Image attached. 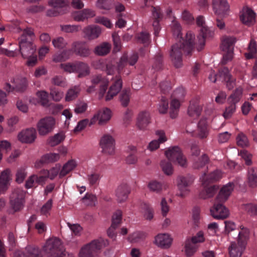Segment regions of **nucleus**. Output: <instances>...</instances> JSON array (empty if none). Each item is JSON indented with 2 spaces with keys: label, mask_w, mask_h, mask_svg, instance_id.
<instances>
[{
  "label": "nucleus",
  "mask_w": 257,
  "mask_h": 257,
  "mask_svg": "<svg viewBox=\"0 0 257 257\" xmlns=\"http://www.w3.org/2000/svg\"><path fill=\"white\" fill-rule=\"evenodd\" d=\"M195 35L188 32L186 34L185 39L173 44L169 52V55L174 66L178 68L182 65V51L187 55L190 56L196 43L194 42Z\"/></svg>",
  "instance_id": "f257e3e1"
},
{
  "label": "nucleus",
  "mask_w": 257,
  "mask_h": 257,
  "mask_svg": "<svg viewBox=\"0 0 257 257\" xmlns=\"http://www.w3.org/2000/svg\"><path fill=\"white\" fill-rule=\"evenodd\" d=\"M108 245L107 240L102 238L94 239L81 247L79 252V257H93L103 247Z\"/></svg>",
  "instance_id": "f03ea898"
},
{
  "label": "nucleus",
  "mask_w": 257,
  "mask_h": 257,
  "mask_svg": "<svg viewBox=\"0 0 257 257\" xmlns=\"http://www.w3.org/2000/svg\"><path fill=\"white\" fill-rule=\"evenodd\" d=\"M196 24L198 26L201 27L200 33L197 36L198 42L196 43V48L198 51H200L203 49L206 40L213 37L214 32L210 30L207 26H203L205 24V21L202 16H199L197 18Z\"/></svg>",
  "instance_id": "7ed1b4c3"
},
{
  "label": "nucleus",
  "mask_w": 257,
  "mask_h": 257,
  "mask_svg": "<svg viewBox=\"0 0 257 257\" xmlns=\"http://www.w3.org/2000/svg\"><path fill=\"white\" fill-rule=\"evenodd\" d=\"M61 240L56 237L48 239L43 246L46 257H56L63 248Z\"/></svg>",
  "instance_id": "20e7f679"
},
{
  "label": "nucleus",
  "mask_w": 257,
  "mask_h": 257,
  "mask_svg": "<svg viewBox=\"0 0 257 257\" xmlns=\"http://www.w3.org/2000/svg\"><path fill=\"white\" fill-rule=\"evenodd\" d=\"M165 154L169 161L177 162L182 167H187V159L183 154L181 149L178 146L169 148L165 151Z\"/></svg>",
  "instance_id": "39448f33"
},
{
  "label": "nucleus",
  "mask_w": 257,
  "mask_h": 257,
  "mask_svg": "<svg viewBox=\"0 0 257 257\" xmlns=\"http://www.w3.org/2000/svg\"><path fill=\"white\" fill-rule=\"evenodd\" d=\"M73 54L81 58H88L91 54V50L87 42L83 41H75L72 43L69 49Z\"/></svg>",
  "instance_id": "423d86ee"
},
{
  "label": "nucleus",
  "mask_w": 257,
  "mask_h": 257,
  "mask_svg": "<svg viewBox=\"0 0 257 257\" xmlns=\"http://www.w3.org/2000/svg\"><path fill=\"white\" fill-rule=\"evenodd\" d=\"M25 193L20 189H15L10 197V208L14 212L20 211L24 206Z\"/></svg>",
  "instance_id": "0eeeda50"
},
{
  "label": "nucleus",
  "mask_w": 257,
  "mask_h": 257,
  "mask_svg": "<svg viewBox=\"0 0 257 257\" xmlns=\"http://www.w3.org/2000/svg\"><path fill=\"white\" fill-rule=\"evenodd\" d=\"M177 182L179 192L177 193L176 195L183 198L189 193L188 187L193 183V179L189 176H179L177 178Z\"/></svg>",
  "instance_id": "6e6552de"
},
{
  "label": "nucleus",
  "mask_w": 257,
  "mask_h": 257,
  "mask_svg": "<svg viewBox=\"0 0 257 257\" xmlns=\"http://www.w3.org/2000/svg\"><path fill=\"white\" fill-rule=\"evenodd\" d=\"M55 120L52 117H46L41 119L37 124L39 134L45 136L51 132L55 126Z\"/></svg>",
  "instance_id": "1a4fd4ad"
},
{
  "label": "nucleus",
  "mask_w": 257,
  "mask_h": 257,
  "mask_svg": "<svg viewBox=\"0 0 257 257\" xmlns=\"http://www.w3.org/2000/svg\"><path fill=\"white\" fill-rule=\"evenodd\" d=\"M100 146L102 153L113 155L115 153V140L110 135H104L100 139Z\"/></svg>",
  "instance_id": "9d476101"
},
{
  "label": "nucleus",
  "mask_w": 257,
  "mask_h": 257,
  "mask_svg": "<svg viewBox=\"0 0 257 257\" xmlns=\"http://www.w3.org/2000/svg\"><path fill=\"white\" fill-rule=\"evenodd\" d=\"M24 37H23L24 38ZM19 51L23 58H29L36 53V47L32 41H26L25 39L20 40L19 43Z\"/></svg>",
  "instance_id": "9b49d317"
},
{
  "label": "nucleus",
  "mask_w": 257,
  "mask_h": 257,
  "mask_svg": "<svg viewBox=\"0 0 257 257\" xmlns=\"http://www.w3.org/2000/svg\"><path fill=\"white\" fill-rule=\"evenodd\" d=\"M138 55L137 53L132 54L130 57L126 53H124L117 62V70L120 73L124 68L128 64L131 66L134 65L138 60Z\"/></svg>",
  "instance_id": "f8f14e48"
},
{
  "label": "nucleus",
  "mask_w": 257,
  "mask_h": 257,
  "mask_svg": "<svg viewBox=\"0 0 257 257\" xmlns=\"http://www.w3.org/2000/svg\"><path fill=\"white\" fill-rule=\"evenodd\" d=\"M223 203L216 201L214 204L213 208L210 209L211 215L214 218L224 219L229 216V210L223 205Z\"/></svg>",
  "instance_id": "ddd939ff"
},
{
  "label": "nucleus",
  "mask_w": 257,
  "mask_h": 257,
  "mask_svg": "<svg viewBox=\"0 0 257 257\" xmlns=\"http://www.w3.org/2000/svg\"><path fill=\"white\" fill-rule=\"evenodd\" d=\"M240 13V20L243 24L250 26L255 23V13L249 7H244Z\"/></svg>",
  "instance_id": "4468645a"
},
{
  "label": "nucleus",
  "mask_w": 257,
  "mask_h": 257,
  "mask_svg": "<svg viewBox=\"0 0 257 257\" xmlns=\"http://www.w3.org/2000/svg\"><path fill=\"white\" fill-rule=\"evenodd\" d=\"M131 192V189L126 183H122L118 185L115 190V196L118 203L125 202Z\"/></svg>",
  "instance_id": "2eb2a0df"
},
{
  "label": "nucleus",
  "mask_w": 257,
  "mask_h": 257,
  "mask_svg": "<svg viewBox=\"0 0 257 257\" xmlns=\"http://www.w3.org/2000/svg\"><path fill=\"white\" fill-rule=\"evenodd\" d=\"M212 6L215 14L218 16L225 17L229 9L226 0H213Z\"/></svg>",
  "instance_id": "dca6fc26"
},
{
  "label": "nucleus",
  "mask_w": 257,
  "mask_h": 257,
  "mask_svg": "<svg viewBox=\"0 0 257 257\" xmlns=\"http://www.w3.org/2000/svg\"><path fill=\"white\" fill-rule=\"evenodd\" d=\"M234 185L233 183H229L226 185L223 186L217 195L215 201L217 202H225L231 195L233 190Z\"/></svg>",
  "instance_id": "f3484780"
},
{
  "label": "nucleus",
  "mask_w": 257,
  "mask_h": 257,
  "mask_svg": "<svg viewBox=\"0 0 257 257\" xmlns=\"http://www.w3.org/2000/svg\"><path fill=\"white\" fill-rule=\"evenodd\" d=\"M18 138L19 140L23 143L32 144L36 139V131L32 127L27 128L20 133Z\"/></svg>",
  "instance_id": "a211bd4d"
},
{
  "label": "nucleus",
  "mask_w": 257,
  "mask_h": 257,
  "mask_svg": "<svg viewBox=\"0 0 257 257\" xmlns=\"http://www.w3.org/2000/svg\"><path fill=\"white\" fill-rule=\"evenodd\" d=\"M246 244L241 242L233 241L231 242L228 247L229 257H241L243 252L245 250Z\"/></svg>",
  "instance_id": "6ab92c4d"
},
{
  "label": "nucleus",
  "mask_w": 257,
  "mask_h": 257,
  "mask_svg": "<svg viewBox=\"0 0 257 257\" xmlns=\"http://www.w3.org/2000/svg\"><path fill=\"white\" fill-rule=\"evenodd\" d=\"M82 32L84 34V38L88 40H92L99 36L101 30L97 26L90 25L84 28Z\"/></svg>",
  "instance_id": "aec40b11"
},
{
  "label": "nucleus",
  "mask_w": 257,
  "mask_h": 257,
  "mask_svg": "<svg viewBox=\"0 0 257 257\" xmlns=\"http://www.w3.org/2000/svg\"><path fill=\"white\" fill-rule=\"evenodd\" d=\"M95 16V12L89 9H85L81 11H75L72 13L73 19L77 22L83 21L85 19L92 18Z\"/></svg>",
  "instance_id": "412c9836"
},
{
  "label": "nucleus",
  "mask_w": 257,
  "mask_h": 257,
  "mask_svg": "<svg viewBox=\"0 0 257 257\" xmlns=\"http://www.w3.org/2000/svg\"><path fill=\"white\" fill-rule=\"evenodd\" d=\"M172 242V238L167 233L160 234L155 237V243L162 248H169Z\"/></svg>",
  "instance_id": "4be33fe9"
},
{
  "label": "nucleus",
  "mask_w": 257,
  "mask_h": 257,
  "mask_svg": "<svg viewBox=\"0 0 257 257\" xmlns=\"http://www.w3.org/2000/svg\"><path fill=\"white\" fill-rule=\"evenodd\" d=\"M60 158L59 154L49 153L41 157L40 159L35 163V167L37 168L41 167L44 164L54 163L57 161Z\"/></svg>",
  "instance_id": "5701e85b"
},
{
  "label": "nucleus",
  "mask_w": 257,
  "mask_h": 257,
  "mask_svg": "<svg viewBox=\"0 0 257 257\" xmlns=\"http://www.w3.org/2000/svg\"><path fill=\"white\" fill-rule=\"evenodd\" d=\"M75 73H77L78 78H83L90 74V70L88 64L82 61L75 62Z\"/></svg>",
  "instance_id": "b1692460"
},
{
  "label": "nucleus",
  "mask_w": 257,
  "mask_h": 257,
  "mask_svg": "<svg viewBox=\"0 0 257 257\" xmlns=\"http://www.w3.org/2000/svg\"><path fill=\"white\" fill-rule=\"evenodd\" d=\"M150 122V115L148 112L142 111L139 114L136 125L140 130H144Z\"/></svg>",
  "instance_id": "393cba45"
},
{
  "label": "nucleus",
  "mask_w": 257,
  "mask_h": 257,
  "mask_svg": "<svg viewBox=\"0 0 257 257\" xmlns=\"http://www.w3.org/2000/svg\"><path fill=\"white\" fill-rule=\"evenodd\" d=\"M152 14L154 18V21L153 23L154 34L156 36H158L160 31L159 19L162 18V15L159 7L152 6Z\"/></svg>",
  "instance_id": "a878e982"
},
{
  "label": "nucleus",
  "mask_w": 257,
  "mask_h": 257,
  "mask_svg": "<svg viewBox=\"0 0 257 257\" xmlns=\"http://www.w3.org/2000/svg\"><path fill=\"white\" fill-rule=\"evenodd\" d=\"M219 189V186L217 185H210L206 187L199 194L200 198L207 199L212 198L216 194Z\"/></svg>",
  "instance_id": "bb28decb"
},
{
  "label": "nucleus",
  "mask_w": 257,
  "mask_h": 257,
  "mask_svg": "<svg viewBox=\"0 0 257 257\" xmlns=\"http://www.w3.org/2000/svg\"><path fill=\"white\" fill-rule=\"evenodd\" d=\"M236 41L235 37L233 36H224L222 39V43L220 46L221 49L223 51L233 50L234 45Z\"/></svg>",
  "instance_id": "cd10ccee"
},
{
  "label": "nucleus",
  "mask_w": 257,
  "mask_h": 257,
  "mask_svg": "<svg viewBox=\"0 0 257 257\" xmlns=\"http://www.w3.org/2000/svg\"><path fill=\"white\" fill-rule=\"evenodd\" d=\"M13 82L15 83L13 89H15L16 91L23 92L27 89L28 83L26 77L19 76L14 79Z\"/></svg>",
  "instance_id": "c85d7f7f"
},
{
  "label": "nucleus",
  "mask_w": 257,
  "mask_h": 257,
  "mask_svg": "<svg viewBox=\"0 0 257 257\" xmlns=\"http://www.w3.org/2000/svg\"><path fill=\"white\" fill-rule=\"evenodd\" d=\"M97 114L99 119L98 124L102 125L107 123L110 119L111 111L109 108L105 107L98 111Z\"/></svg>",
  "instance_id": "c756f323"
},
{
  "label": "nucleus",
  "mask_w": 257,
  "mask_h": 257,
  "mask_svg": "<svg viewBox=\"0 0 257 257\" xmlns=\"http://www.w3.org/2000/svg\"><path fill=\"white\" fill-rule=\"evenodd\" d=\"M111 48L110 43L103 42L95 48L94 52L98 56H105L109 53Z\"/></svg>",
  "instance_id": "7c9ffc66"
},
{
  "label": "nucleus",
  "mask_w": 257,
  "mask_h": 257,
  "mask_svg": "<svg viewBox=\"0 0 257 257\" xmlns=\"http://www.w3.org/2000/svg\"><path fill=\"white\" fill-rule=\"evenodd\" d=\"M65 138V136L63 132H61L55 135L54 136L50 137L47 141V144L51 147H55L61 142H62Z\"/></svg>",
  "instance_id": "2f4dec72"
},
{
  "label": "nucleus",
  "mask_w": 257,
  "mask_h": 257,
  "mask_svg": "<svg viewBox=\"0 0 257 257\" xmlns=\"http://www.w3.org/2000/svg\"><path fill=\"white\" fill-rule=\"evenodd\" d=\"M247 182L249 187H257V168L252 167L248 170Z\"/></svg>",
  "instance_id": "473e14b6"
},
{
  "label": "nucleus",
  "mask_w": 257,
  "mask_h": 257,
  "mask_svg": "<svg viewBox=\"0 0 257 257\" xmlns=\"http://www.w3.org/2000/svg\"><path fill=\"white\" fill-rule=\"evenodd\" d=\"M198 137L201 139L206 138L208 135L207 124L205 118H202L198 123Z\"/></svg>",
  "instance_id": "72a5a7b5"
},
{
  "label": "nucleus",
  "mask_w": 257,
  "mask_h": 257,
  "mask_svg": "<svg viewBox=\"0 0 257 257\" xmlns=\"http://www.w3.org/2000/svg\"><path fill=\"white\" fill-rule=\"evenodd\" d=\"M202 108L197 103H190L188 108V114L194 118H198L201 114Z\"/></svg>",
  "instance_id": "f704fd0d"
},
{
  "label": "nucleus",
  "mask_w": 257,
  "mask_h": 257,
  "mask_svg": "<svg viewBox=\"0 0 257 257\" xmlns=\"http://www.w3.org/2000/svg\"><path fill=\"white\" fill-rule=\"evenodd\" d=\"M171 162L169 160H163L160 163L162 171L167 176H171L173 174L174 169Z\"/></svg>",
  "instance_id": "c9c22d12"
},
{
  "label": "nucleus",
  "mask_w": 257,
  "mask_h": 257,
  "mask_svg": "<svg viewBox=\"0 0 257 257\" xmlns=\"http://www.w3.org/2000/svg\"><path fill=\"white\" fill-rule=\"evenodd\" d=\"M76 166V162L73 160L68 161L63 167L59 173V177H63L73 170Z\"/></svg>",
  "instance_id": "e433bc0d"
},
{
  "label": "nucleus",
  "mask_w": 257,
  "mask_h": 257,
  "mask_svg": "<svg viewBox=\"0 0 257 257\" xmlns=\"http://www.w3.org/2000/svg\"><path fill=\"white\" fill-rule=\"evenodd\" d=\"M241 231L239 232H235L234 233L235 235L238 234L237 240L241 242L247 244V240L249 238V230L244 227L243 226H240Z\"/></svg>",
  "instance_id": "4c0bfd02"
},
{
  "label": "nucleus",
  "mask_w": 257,
  "mask_h": 257,
  "mask_svg": "<svg viewBox=\"0 0 257 257\" xmlns=\"http://www.w3.org/2000/svg\"><path fill=\"white\" fill-rule=\"evenodd\" d=\"M242 94V88L241 87H238L233 91V92L229 96L228 98V100L230 103H236L238 102Z\"/></svg>",
  "instance_id": "58836bf2"
},
{
  "label": "nucleus",
  "mask_w": 257,
  "mask_h": 257,
  "mask_svg": "<svg viewBox=\"0 0 257 257\" xmlns=\"http://www.w3.org/2000/svg\"><path fill=\"white\" fill-rule=\"evenodd\" d=\"M71 56V51L69 49L64 50L62 53L55 55L53 60L55 62L65 61L68 59Z\"/></svg>",
  "instance_id": "ea45409f"
},
{
  "label": "nucleus",
  "mask_w": 257,
  "mask_h": 257,
  "mask_svg": "<svg viewBox=\"0 0 257 257\" xmlns=\"http://www.w3.org/2000/svg\"><path fill=\"white\" fill-rule=\"evenodd\" d=\"M196 249L195 244L192 243L190 239L186 240L185 243V251L188 257L192 256L196 252Z\"/></svg>",
  "instance_id": "a19ab883"
},
{
  "label": "nucleus",
  "mask_w": 257,
  "mask_h": 257,
  "mask_svg": "<svg viewBox=\"0 0 257 257\" xmlns=\"http://www.w3.org/2000/svg\"><path fill=\"white\" fill-rule=\"evenodd\" d=\"M122 220V212L117 210L112 215L111 226L113 228H116L120 225Z\"/></svg>",
  "instance_id": "79ce46f5"
},
{
  "label": "nucleus",
  "mask_w": 257,
  "mask_h": 257,
  "mask_svg": "<svg viewBox=\"0 0 257 257\" xmlns=\"http://www.w3.org/2000/svg\"><path fill=\"white\" fill-rule=\"evenodd\" d=\"M130 89H123L119 96V99L121 102V105L123 107H126L130 102Z\"/></svg>",
  "instance_id": "37998d69"
},
{
  "label": "nucleus",
  "mask_w": 257,
  "mask_h": 257,
  "mask_svg": "<svg viewBox=\"0 0 257 257\" xmlns=\"http://www.w3.org/2000/svg\"><path fill=\"white\" fill-rule=\"evenodd\" d=\"M26 250L29 257H43L41 250L37 246L30 245Z\"/></svg>",
  "instance_id": "c03bdc74"
},
{
  "label": "nucleus",
  "mask_w": 257,
  "mask_h": 257,
  "mask_svg": "<svg viewBox=\"0 0 257 257\" xmlns=\"http://www.w3.org/2000/svg\"><path fill=\"white\" fill-rule=\"evenodd\" d=\"M209 159L208 156L204 154L198 160L194 163V168L196 169H199L203 167L206 164H208Z\"/></svg>",
  "instance_id": "a18cd8bd"
},
{
  "label": "nucleus",
  "mask_w": 257,
  "mask_h": 257,
  "mask_svg": "<svg viewBox=\"0 0 257 257\" xmlns=\"http://www.w3.org/2000/svg\"><path fill=\"white\" fill-rule=\"evenodd\" d=\"M182 28L179 23L177 22L173 21L172 26V31L173 34L174 36H176L177 38H180V40L182 41V39H184L182 37V33H181Z\"/></svg>",
  "instance_id": "49530a36"
},
{
  "label": "nucleus",
  "mask_w": 257,
  "mask_h": 257,
  "mask_svg": "<svg viewBox=\"0 0 257 257\" xmlns=\"http://www.w3.org/2000/svg\"><path fill=\"white\" fill-rule=\"evenodd\" d=\"M237 145L242 148L249 146L248 139L243 133H239L236 137Z\"/></svg>",
  "instance_id": "de8ad7c7"
},
{
  "label": "nucleus",
  "mask_w": 257,
  "mask_h": 257,
  "mask_svg": "<svg viewBox=\"0 0 257 257\" xmlns=\"http://www.w3.org/2000/svg\"><path fill=\"white\" fill-rule=\"evenodd\" d=\"M112 0H97L96 7L101 10H109L112 7Z\"/></svg>",
  "instance_id": "09e8293b"
},
{
  "label": "nucleus",
  "mask_w": 257,
  "mask_h": 257,
  "mask_svg": "<svg viewBox=\"0 0 257 257\" xmlns=\"http://www.w3.org/2000/svg\"><path fill=\"white\" fill-rule=\"evenodd\" d=\"M11 171L10 169H7L2 171L0 174V181L10 185L11 180Z\"/></svg>",
  "instance_id": "8fccbe9b"
},
{
  "label": "nucleus",
  "mask_w": 257,
  "mask_h": 257,
  "mask_svg": "<svg viewBox=\"0 0 257 257\" xmlns=\"http://www.w3.org/2000/svg\"><path fill=\"white\" fill-rule=\"evenodd\" d=\"M61 31L65 33H75L79 31L81 27L79 25H61Z\"/></svg>",
  "instance_id": "3c124183"
},
{
  "label": "nucleus",
  "mask_w": 257,
  "mask_h": 257,
  "mask_svg": "<svg viewBox=\"0 0 257 257\" xmlns=\"http://www.w3.org/2000/svg\"><path fill=\"white\" fill-rule=\"evenodd\" d=\"M122 85V80L120 78H118L115 81V83L110 87L109 91L116 95L121 90Z\"/></svg>",
  "instance_id": "603ef678"
},
{
  "label": "nucleus",
  "mask_w": 257,
  "mask_h": 257,
  "mask_svg": "<svg viewBox=\"0 0 257 257\" xmlns=\"http://www.w3.org/2000/svg\"><path fill=\"white\" fill-rule=\"evenodd\" d=\"M37 95L40 99V103L45 107L49 106L48 93L45 91L37 92Z\"/></svg>",
  "instance_id": "864d4df0"
},
{
  "label": "nucleus",
  "mask_w": 257,
  "mask_h": 257,
  "mask_svg": "<svg viewBox=\"0 0 257 257\" xmlns=\"http://www.w3.org/2000/svg\"><path fill=\"white\" fill-rule=\"evenodd\" d=\"M27 176V172L24 168H20L17 171L16 174V181L18 183H22Z\"/></svg>",
  "instance_id": "5fc2aeb1"
},
{
  "label": "nucleus",
  "mask_w": 257,
  "mask_h": 257,
  "mask_svg": "<svg viewBox=\"0 0 257 257\" xmlns=\"http://www.w3.org/2000/svg\"><path fill=\"white\" fill-rule=\"evenodd\" d=\"M52 43L55 48L59 49H62L65 48L67 44L66 41L62 37H58L56 39H54L52 40Z\"/></svg>",
  "instance_id": "6e6d98bb"
},
{
  "label": "nucleus",
  "mask_w": 257,
  "mask_h": 257,
  "mask_svg": "<svg viewBox=\"0 0 257 257\" xmlns=\"http://www.w3.org/2000/svg\"><path fill=\"white\" fill-rule=\"evenodd\" d=\"M168 108V101L164 96H161L159 107L160 113L164 114L167 111Z\"/></svg>",
  "instance_id": "4d7b16f0"
},
{
  "label": "nucleus",
  "mask_w": 257,
  "mask_h": 257,
  "mask_svg": "<svg viewBox=\"0 0 257 257\" xmlns=\"http://www.w3.org/2000/svg\"><path fill=\"white\" fill-rule=\"evenodd\" d=\"M163 54L161 53H158L155 57L153 67L157 70L161 69L163 66Z\"/></svg>",
  "instance_id": "13d9d810"
},
{
  "label": "nucleus",
  "mask_w": 257,
  "mask_h": 257,
  "mask_svg": "<svg viewBox=\"0 0 257 257\" xmlns=\"http://www.w3.org/2000/svg\"><path fill=\"white\" fill-rule=\"evenodd\" d=\"M53 200L52 199H49L47 202L42 206L41 208L40 212L42 215L48 216L49 214V211L52 207Z\"/></svg>",
  "instance_id": "bf43d9fd"
},
{
  "label": "nucleus",
  "mask_w": 257,
  "mask_h": 257,
  "mask_svg": "<svg viewBox=\"0 0 257 257\" xmlns=\"http://www.w3.org/2000/svg\"><path fill=\"white\" fill-rule=\"evenodd\" d=\"M49 5L52 7L56 8L59 10L62 9L67 6V3L64 0H51L49 2Z\"/></svg>",
  "instance_id": "052dcab7"
},
{
  "label": "nucleus",
  "mask_w": 257,
  "mask_h": 257,
  "mask_svg": "<svg viewBox=\"0 0 257 257\" xmlns=\"http://www.w3.org/2000/svg\"><path fill=\"white\" fill-rule=\"evenodd\" d=\"M112 38L113 41V51L117 52L120 51L121 48V44L120 42V39L118 35L114 33L112 34Z\"/></svg>",
  "instance_id": "680f3d73"
},
{
  "label": "nucleus",
  "mask_w": 257,
  "mask_h": 257,
  "mask_svg": "<svg viewBox=\"0 0 257 257\" xmlns=\"http://www.w3.org/2000/svg\"><path fill=\"white\" fill-rule=\"evenodd\" d=\"M136 38L139 42L145 45H148L149 43L150 35L148 33L141 32L138 35Z\"/></svg>",
  "instance_id": "e2e57ef3"
},
{
  "label": "nucleus",
  "mask_w": 257,
  "mask_h": 257,
  "mask_svg": "<svg viewBox=\"0 0 257 257\" xmlns=\"http://www.w3.org/2000/svg\"><path fill=\"white\" fill-rule=\"evenodd\" d=\"M217 75L218 77L222 78L224 81L230 80L232 77L227 67H223L222 69L220 70Z\"/></svg>",
  "instance_id": "0e129e2a"
},
{
  "label": "nucleus",
  "mask_w": 257,
  "mask_h": 257,
  "mask_svg": "<svg viewBox=\"0 0 257 257\" xmlns=\"http://www.w3.org/2000/svg\"><path fill=\"white\" fill-rule=\"evenodd\" d=\"M96 197L91 193H87L85 196L82 198L83 202L87 205H92L93 203L96 201Z\"/></svg>",
  "instance_id": "69168bd1"
},
{
  "label": "nucleus",
  "mask_w": 257,
  "mask_h": 257,
  "mask_svg": "<svg viewBox=\"0 0 257 257\" xmlns=\"http://www.w3.org/2000/svg\"><path fill=\"white\" fill-rule=\"evenodd\" d=\"M230 105L226 107L223 113V116L225 119L230 118L236 109V105L234 103H230Z\"/></svg>",
  "instance_id": "338daca9"
},
{
  "label": "nucleus",
  "mask_w": 257,
  "mask_h": 257,
  "mask_svg": "<svg viewBox=\"0 0 257 257\" xmlns=\"http://www.w3.org/2000/svg\"><path fill=\"white\" fill-rule=\"evenodd\" d=\"M145 210L144 217L146 219L151 220L154 217V211L149 205L145 204L144 206Z\"/></svg>",
  "instance_id": "774afa93"
}]
</instances>
